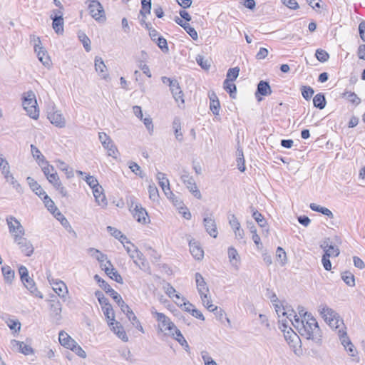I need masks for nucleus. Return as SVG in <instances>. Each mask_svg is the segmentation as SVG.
<instances>
[{"label":"nucleus","mask_w":365,"mask_h":365,"mask_svg":"<svg viewBox=\"0 0 365 365\" xmlns=\"http://www.w3.org/2000/svg\"><path fill=\"white\" fill-rule=\"evenodd\" d=\"M293 317L294 321L292 319L289 320L302 336L315 342H319L322 340V331L318 322L311 313L305 312L302 319L297 314Z\"/></svg>","instance_id":"nucleus-1"},{"label":"nucleus","mask_w":365,"mask_h":365,"mask_svg":"<svg viewBox=\"0 0 365 365\" xmlns=\"http://www.w3.org/2000/svg\"><path fill=\"white\" fill-rule=\"evenodd\" d=\"M327 324L332 329L337 330L341 344L354 355V345L347 335L346 327L342 318L339 315L338 317H335L333 319V322H328Z\"/></svg>","instance_id":"nucleus-2"},{"label":"nucleus","mask_w":365,"mask_h":365,"mask_svg":"<svg viewBox=\"0 0 365 365\" xmlns=\"http://www.w3.org/2000/svg\"><path fill=\"white\" fill-rule=\"evenodd\" d=\"M24 110L32 119L37 120L39 117V108L36 95L32 91H29L24 96Z\"/></svg>","instance_id":"nucleus-3"},{"label":"nucleus","mask_w":365,"mask_h":365,"mask_svg":"<svg viewBox=\"0 0 365 365\" xmlns=\"http://www.w3.org/2000/svg\"><path fill=\"white\" fill-rule=\"evenodd\" d=\"M150 312L152 315L159 322L160 331H168V334L174 336L173 331L177 328L175 324L164 314L158 312L154 307H152Z\"/></svg>","instance_id":"nucleus-4"},{"label":"nucleus","mask_w":365,"mask_h":365,"mask_svg":"<svg viewBox=\"0 0 365 365\" xmlns=\"http://www.w3.org/2000/svg\"><path fill=\"white\" fill-rule=\"evenodd\" d=\"M88 2V9L91 16L98 22H105L106 17L102 4L98 0H89Z\"/></svg>","instance_id":"nucleus-5"},{"label":"nucleus","mask_w":365,"mask_h":365,"mask_svg":"<svg viewBox=\"0 0 365 365\" xmlns=\"http://www.w3.org/2000/svg\"><path fill=\"white\" fill-rule=\"evenodd\" d=\"M124 247L130 258L133 259L134 263L138 265L140 269H145L148 263L145 259L143 253L133 244H131L130 246H126L124 245Z\"/></svg>","instance_id":"nucleus-6"},{"label":"nucleus","mask_w":365,"mask_h":365,"mask_svg":"<svg viewBox=\"0 0 365 365\" xmlns=\"http://www.w3.org/2000/svg\"><path fill=\"white\" fill-rule=\"evenodd\" d=\"M31 43H33L34 51L36 53L38 60L43 66L49 67L51 64L50 57L47 54V51L41 46L39 38L34 36L31 39Z\"/></svg>","instance_id":"nucleus-7"},{"label":"nucleus","mask_w":365,"mask_h":365,"mask_svg":"<svg viewBox=\"0 0 365 365\" xmlns=\"http://www.w3.org/2000/svg\"><path fill=\"white\" fill-rule=\"evenodd\" d=\"M6 222L9 229V232L13 236L15 242L21 245L22 240L21 222L12 216L8 217L6 218Z\"/></svg>","instance_id":"nucleus-8"},{"label":"nucleus","mask_w":365,"mask_h":365,"mask_svg":"<svg viewBox=\"0 0 365 365\" xmlns=\"http://www.w3.org/2000/svg\"><path fill=\"white\" fill-rule=\"evenodd\" d=\"M47 279L52 285L53 291L63 302H66L68 299V291L66 284L61 280L53 279L51 274L47 275Z\"/></svg>","instance_id":"nucleus-9"},{"label":"nucleus","mask_w":365,"mask_h":365,"mask_svg":"<svg viewBox=\"0 0 365 365\" xmlns=\"http://www.w3.org/2000/svg\"><path fill=\"white\" fill-rule=\"evenodd\" d=\"M98 137L103 148L108 150V155L116 158L118 151L111 138L103 132L99 133Z\"/></svg>","instance_id":"nucleus-10"},{"label":"nucleus","mask_w":365,"mask_h":365,"mask_svg":"<svg viewBox=\"0 0 365 365\" xmlns=\"http://www.w3.org/2000/svg\"><path fill=\"white\" fill-rule=\"evenodd\" d=\"M24 287L34 297L43 299L42 293L38 291L34 279L29 276V271L26 267H24Z\"/></svg>","instance_id":"nucleus-11"},{"label":"nucleus","mask_w":365,"mask_h":365,"mask_svg":"<svg viewBox=\"0 0 365 365\" xmlns=\"http://www.w3.org/2000/svg\"><path fill=\"white\" fill-rule=\"evenodd\" d=\"M321 247L324 250V255L329 257H337L340 253L338 246L331 242L329 238L324 240Z\"/></svg>","instance_id":"nucleus-12"},{"label":"nucleus","mask_w":365,"mask_h":365,"mask_svg":"<svg viewBox=\"0 0 365 365\" xmlns=\"http://www.w3.org/2000/svg\"><path fill=\"white\" fill-rule=\"evenodd\" d=\"M53 12L55 14V16H51L53 20L52 27L56 34H61L63 32V19L62 12L60 10H53Z\"/></svg>","instance_id":"nucleus-13"},{"label":"nucleus","mask_w":365,"mask_h":365,"mask_svg":"<svg viewBox=\"0 0 365 365\" xmlns=\"http://www.w3.org/2000/svg\"><path fill=\"white\" fill-rule=\"evenodd\" d=\"M203 224L206 232L212 237L216 238L218 235L217 225L215 219L211 216L205 217Z\"/></svg>","instance_id":"nucleus-14"},{"label":"nucleus","mask_w":365,"mask_h":365,"mask_svg":"<svg viewBox=\"0 0 365 365\" xmlns=\"http://www.w3.org/2000/svg\"><path fill=\"white\" fill-rule=\"evenodd\" d=\"M48 118L50 122L56 127L64 128L66 126V120L60 110L50 112L48 114Z\"/></svg>","instance_id":"nucleus-15"},{"label":"nucleus","mask_w":365,"mask_h":365,"mask_svg":"<svg viewBox=\"0 0 365 365\" xmlns=\"http://www.w3.org/2000/svg\"><path fill=\"white\" fill-rule=\"evenodd\" d=\"M101 267L105 270V272L106 273V274L108 276H109L112 279L115 280V282H117L118 283H120V284L123 283L122 277L118 274V272L113 267L110 261L107 260L104 264H101Z\"/></svg>","instance_id":"nucleus-16"},{"label":"nucleus","mask_w":365,"mask_h":365,"mask_svg":"<svg viewBox=\"0 0 365 365\" xmlns=\"http://www.w3.org/2000/svg\"><path fill=\"white\" fill-rule=\"evenodd\" d=\"M50 179L48 182L53 185L56 190L59 192L61 195L63 197L68 196V191L66 187L62 185L57 173H54L53 175H49Z\"/></svg>","instance_id":"nucleus-17"},{"label":"nucleus","mask_w":365,"mask_h":365,"mask_svg":"<svg viewBox=\"0 0 365 365\" xmlns=\"http://www.w3.org/2000/svg\"><path fill=\"white\" fill-rule=\"evenodd\" d=\"M133 215L140 223L146 224L149 221L148 212L142 205H135L133 211Z\"/></svg>","instance_id":"nucleus-18"},{"label":"nucleus","mask_w":365,"mask_h":365,"mask_svg":"<svg viewBox=\"0 0 365 365\" xmlns=\"http://www.w3.org/2000/svg\"><path fill=\"white\" fill-rule=\"evenodd\" d=\"M156 178L165 195L168 197H170V195H173V192L170 191V182L168 179L166 178L165 174L161 172H158L157 173Z\"/></svg>","instance_id":"nucleus-19"},{"label":"nucleus","mask_w":365,"mask_h":365,"mask_svg":"<svg viewBox=\"0 0 365 365\" xmlns=\"http://www.w3.org/2000/svg\"><path fill=\"white\" fill-rule=\"evenodd\" d=\"M170 88L175 101L177 103L180 102L181 104H184L183 93L178 81H170Z\"/></svg>","instance_id":"nucleus-20"},{"label":"nucleus","mask_w":365,"mask_h":365,"mask_svg":"<svg viewBox=\"0 0 365 365\" xmlns=\"http://www.w3.org/2000/svg\"><path fill=\"white\" fill-rule=\"evenodd\" d=\"M108 325L110 329L114 331V333L120 338L123 341L127 342L128 341V337L121 324L118 322H109Z\"/></svg>","instance_id":"nucleus-21"},{"label":"nucleus","mask_w":365,"mask_h":365,"mask_svg":"<svg viewBox=\"0 0 365 365\" xmlns=\"http://www.w3.org/2000/svg\"><path fill=\"white\" fill-rule=\"evenodd\" d=\"M319 312L320 315L327 323L333 322V319L335 317H338L339 315L336 312L327 306H323L321 307Z\"/></svg>","instance_id":"nucleus-22"},{"label":"nucleus","mask_w":365,"mask_h":365,"mask_svg":"<svg viewBox=\"0 0 365 365\" xmlns=\"http://www.w3.org/2000/svg\"><path fill=\"white\" fill-rule=\"evenodd\" d=\"M190 251L192 255L197 260L203 257L204 252L202 247L194 240L189 241Z\"/></svg>","instance_id":"nucleus-23"},{"label":"nucleus","mask_w":365,"mask_h":365,"mask_svg":"<svg viewBox=\"0 0 365 365\" xmlns=\"http://www.w3.org/2000/svg\"><path fill=\"white\" fill-rule=\"evenodd\" d=\"M195 282L197 289L200 294H204L205 293H209L208 286L205 281L202 274L199 272L195 273Z\"/></svg>","instance_id":"nucleus-24"},{"label":"nucleus","mask_w":365,"mask_h":365,"mask_svg":"<svg viewBox=\"0 0 365 365\" xmlns=\"http://www.w3.org/2000/svg\"><path fill=\"white\" fill-rule=\"evenodd\" d=\"M93 196L95 197L96 202L98 205L105 207L107 205V200L105 194L103 193V189L101 186H99L97 188H95L93 190Z\"/></svg>","instance_id":"nucleus-25"},{"label":"nucleus","mask_w":365,"mask_h":365,"mask_svg":"<svg viewBox=\"0 0 365 365\" xmlns=\"http://www.w3.org/2000/svg\"><path fill=\"white\" fill-rule=\"evenodd\" d=\"M58 340L60 344L67 349H71L74 346L76 341L73 339L66 332L61 331L58 335Z\"/></svg>","instance_id":"nucleus-26"},{"label":"nucleus","mask_w":365,"mask_h":365,"mask_svg":"<svg viewBox=\"0 0 365 365\" xmlns=\"http://www.w3.org/2000/svg\"><path fill=\"white\" fill-rule=\"evenodd\" d=\"M272 93L271 87L267 81H260L257 85V92L255 93L256 97L258 94L261 96H267Z\"/></svg>","instance_id":"nucleus-27"},{"label":"nucleus","mask_w":365,"mask_h":365,"mask_svg":"<svg viewBox=\"0 0 365 365\" xmlns=\"http://www.w3.org/2000/svg\"><path fill=\"white\" fill-rule=\"evenodd\" d=\"M50 309L53 317H56V320L61 319V313L62 310L61 304L59 301L51 299L50 301Z\"/></svg>","instance_id":"nucleus-28"},{"label":"nucleus","mask_w":365,"mask_h":365,"mask_svg":"<svg viewBox=\"0 0 365 365\" xmlns=\"http://www.w3.org/2000/svg\"><path fill=\"white\" fill-rule=\"evenodd\" d=\"M26 181L31 190L34 192L38 197H42V195H44L46 192L43 190L38 182L31 177H28L26 178Z\"/></svg>","instance_id":"nucleus-29"},{"label":"nucleus","mask_w":365,"mask_h":365,"mask_svg":"<svg viewBox=\"0 0 365 365\" xmlns=\"http://www.w3.org/2000/svg\"><path fill=\"white\" fill-rule=\"evenodd\" d=\"M95 68L102 78L106 79L108 77V73L106 72V66L105 65L101 58L96 57Z\"/></svg>","instance_id":"nucleus-30"},{"label":"nucleus","mask_w":365,"mask_h":365,"mask_svg":"<svg viewBox=\"0 0 365 365\" xmlns=\"http://www.w3.org/2000/svg\"><path fill=\"white\" fill-rule=\"evenodd\" d=\"M100 287L107 293L108 294L115 302L116 300L119 301L120 299V295L115 292L111 287L104 280H102L101 284H100Z\"/></svg>","instance_id":"nucleus-31"},{"label":"nucleus","mask_w":365,"mask_h":365,"mask_svg":"<svg viewBox=\"0 0 365 365\" xmlns=\"http://www.w3.org/2000/svg\"><path fill=\"white\" fill-rule=\"evenodd\" d=\"M31 152L34 158L37 161L38 165H43V164H47V161L46 160L45 157L34 145H31Z\"/></svg>","instance_id":"nucleus-32"},{"label":"nucleus","mask_w":365,"mask_h":365,"mask_svg":"<svg viewBox=\"0 0 365 365\" xmlns=\"http://www.w3.org/2000/svg\"><path fill=\"white\" fill-rule=\"evenodd\" d=\"M282 325L283 327V329H282V331L284 332V338L286 339V341L289 343V344H291L292 342H293L294 341V339H298L299 337L297 336V334L294 333L291 328H289V329L291 330L290 331H285V329L288 327V325L287 324V321H282Z\"/></svg>","instance_id":"nucleus-33"},{"label":"nucleus","mask_w":365,"mask_h":365,"mask_svg":"<svg viewBox=\"0 0 365 365\" xmlns=\"http://www.w3.org/2000/svg\"><path fill=\"white\" fill-rule=\"evenodd\" d=\"M164 289L165 293L170 297H175V303L177 304H180V301H184V298L181 297L180 294H176L175 289L171 286L170 284H167L166 286L164 287Z\"/></svg>","instance_id":"nucleus-34"},{"label":"nucleus","mask_w":365,"mask_h":365,"mask_svg":"<svg viewBox=\"0 0 365 365\" xmlns=\"http://www.w3.org/2000/svg\"><path fill=\"white\" fill-rule=\"evenodd\" d=\"M56 165L58 169L63 171L67 177V178H71L74 176V172L72 168H70L69 166L62 160H57Z\"/></svg>","instance_id":"nucleus-35"},{"label":"nucleus","mask_w":365,"mask_h":365,"mask_svg":"<svg viewBox=\"0 0 365 365\" xmlns=\"http://www.w3.org/2000/svg\"><path fill=\"white\" fill-rule=\"evenodd\" d=\"M88 253H89L93 257L96 258L101 264H103L106 260H107V256L102 253L100 250L95 248L88 249Z\"/></svg>","instance_id":"nucleus-36"},{"label":"nucleus","mask_w":365,"mask_h":365,"mask_svg":"<svg viewBox=\"0 0 365 365\" xmlns=\"http://www.w3.org/2000/svg\"><path fill=\"white\" fill-rule=\"evenodd\" d=\"M200 298L203 304L207 307V309L210 312H214L217 309V307L212 304V301L210 299V296L209 293H205L204 294H200Z\"/></svg>","instance_id":"nucleus-37"},{"label":"nucleus","mask_w":365,"mask_h":365,"mask_svg":"<svg viewBox=\"0 0 365 365\" xmlns=\"http://www.w3.org/2000/svg\"><path fill=\"white\" fill-rule=\"evenodd\" d=\"M108 231L116 239L119 240L123 244H124V241L127 240L126 236L122 234V232L118 229L113 227L111 226L107 227ZM127 244H130V242L126 241Z\"/></svg>","instance_id":"nucleus-38"},{"label":"nucleus","mask_w":365,"mask_h":365,"mask_svg":"<svg viewBox=\"0 0 365 365\" xmlns=\"http://www.w3.org/2000/svg\"><path fill=\"white\" fill-rule=\"evenodd\" d=\"M314 106L319 108L323 109L326 106V99L323 93L317 94L313 98Z\"/></svg>","instance_id":"nucleus-39"},{"label":"nucleus","mask_w":365,"mask_h":365,"mask_svg":"<svg viewBox=\"0 0 365 365\" xmlns=\"http://www.w3.org/2000/svg\"><path fill=\"white\" fill-rule=\"evenodd\" d=\"M53 215L61 222V224L65 227H69L71 229L69 222L64 217V215L59 211L58 209H54L53 211Z\"/></svg>","instance_id":"nucleus-40"},{"label":"nucleus","mask_w":365,"mask_h":365,"mask_svg":"<svg viewBox=\"0 0 365 365\" xmlns=\"http://www.w3.org/2000/svg\"><path fill=\"white\" fill-rule=\"evenodd\" d=\"M223 86L225 90L230 93L231 98H235V93L237 91L236 86L232 83V81H229V79H225L223 83Z\"/></svg>","instance_id":"nucleus-41"},{"label":"nucleus","mask_w":365,"mask_h":365,"mask_svg":"<svg viewBox=\"0 0 365 365\" xmlns=\"http://www.w3.org/2000/svg\"><path fill=\"white\" fill-rule=\"evenodd\" d=\"M341 279L343 281L350 287L355 286V279L354 274L349 272L346 271L341 273Z\"/></svg>","instance_id":"nucleus-42"},{"label":"nucleus","mask_w":365,"mask_h":365,"mask_svg":"<svg viewBox=\"0 0 365 365\" xmlns=\"http://www.w3.org/2000/svg\"><path fill=\"white\" fill-rule=\"evenodd\" d=\"M5 322L7 326L10 328L11 330L14 331V332H19L21 327V324L18 319H7Z\"/></svg>","instance_id":"nucleus-43"},{"label":"nucleus","mask_w":365,"mask_h":365,"mask_svg":"<svg viewBox=\"0 0 365 365\" xmlns=\"http://www.w3.org/2000/svg\"><path fill=\"white\" fill-rule=\"evenodd\" d=\"M252 211V217L255 220V221L258 223V225L261 227H264L267 225V221L262 216V215L257 210H255L252 207H251Z\"/></svg>","instance_id":"nucleus-44"},{"label":"nucleus","mask_w":365,"mask_h":365,"mask_svg":"<svg viewBox=\"0 0 365 365\" xmlns=\"http://www.w3.org/2000/svg\"><path fill=\"white\" fill-rule=\"evenodd\" d=\"M1 271L5 280L11 283L14 278V272L9 266L2 267Z\"/></svg>","instance_id":"nucleus-45"},{"label":"nucleus","mask_w":365,"mask_h":365,"mask_svg":"<svg viewBox=\"0 0 365 365\" xmlns=\"http://www.w3.org/2000/svg\"><path fill=\"white\" fill-rule=\"evenodd\" d=\"M174 336H173L174 337V339L178 341V343L182 346H185V348H189V345L187 342V341L185 340V337L182 336L181 331L178 329L176 328L174 331Z\"/></svg>","instance_id":"nucleus-46"},{"label":"nucleus","mask_w":365,"mask_h":365,"mask_svg":"<svg viewBox=\"0 0 365 365\" xmlns=\"http://www.w3.org/2000/svg\"><path fill=\"white\" fill-rule=\"evenodd\" d=\"M181 180L186 185V187L191 186L195 182V180L192 176L190 175L189 173L183 170L180 176Z\"/></svg>","instance_id":"nucleus-47"},{"label":"nucleus","mask_w":365,"mask_h":365,"mask_svg":"<svg viewBox=\"0 0 365 365\" xmlns=\"http://www.w3.org/2000/svg\"><path fill=\"white\" fill-rule=\"evenodd\" d=\"M149 198L153 201H158L159 199V192L157 187L154 183L150 184L148 186Z\"/></svg>","instance_id":"nucleus-48"},{"label":"nucleus","mask_w":365,"mask_h":365,"mask_svg":"<svg viewBox=\"0 0 365 365\" xmlns=\"http://www.w3.org/2000/svg\"><path fill=\"white\" fill-rule=\"evenodd\" d=\"M43 200V203L47 209L53 214V211L54 209H58L53 202V201L50 198V197L45 192L44 195H42L41 197Z\"/></svg>","instance_id":"nucleus-49"},{"label":"nucleus","mask_w":365,"mask_h":365,"mask_svg":"<svg viewBox=\"0 0 365 365\" xmlns=\"http://www.w3.org/2000/svg\"><path fill=\"white\" fill-rule=\"evenodd\" d=\"M343 97L346 98L349 102L356 106L361 103V99L354 92H345L343 93Z\"/></svg>","instance_id":"nucleus-50"},{"label":"nucleus","mask_w":365,"mask_h":365,"mask_svg":"<svg viewBox=\"0 0 365 365\" xmlns=\"http://www.w3.org/2000/svg\"><path fill=\"white\" fill-rule=\"evenodd\" d=\"M142 8L140 11V14L145 17L146 14L150 13L151 9V0H141Z\"/></svg>","instance_id":"nucleus-51"},{"label":"nucleus","mask_w":365,"mask_h":365,"mask_svg":"<svg viewBox=\"0 0 365 365\" xmlns=\"http://www.w3.org/2000/svg\"><path fill=\"white\" fill-rule=\"evenodd\" d=\"M197 64L203 69L208 70L210 67V61L206 59L203 56L197 55L196 56Z\"/></svg>","instance_id":"nucleus-52"},{"label":"nucleus","mask_w":365,"mask_h":365,"mask_svg":"<svg viewBox=\"0 0 365 365\" xmlns=\"http://www.w3.org/2000/svg\"><path fill=\"white\" fill-rule=\"evenodd\" d=\"M102 309L103 311L104 315L108 320V323L111 322H115V314H114V311H113L111 305L106 307H103V309Z\"/></svg>","instance_id":"nucleus-53"},{"label":"nucleus","mask_w":365,"mask_h":365,"mask_svg":"<svg viewBox=\"0 0 365 365\" xmlns=\"http://www.w3.org/2000/svg\"><path fill=\"white\" fill-rule=\"evenodd\" d=\"M315 56L317 60L322 63L327 61L329 58V53L326 51L321 48H319L316 51Z\"/></svg>","instance_id":"nucleus-54"},{"label":"nucleus","mask_w":365,"mask_h":365,"mask_svg":"<svg viewBox=\"0 0 365 365\" xmlns=\"http://www.w3.org/2000/svg\"><path fill=\"white\" fill-rule=\"evenodd\" d=\"M22 343L23 342L13 339L10 342V348L14 352L23 353Z\"/></svg>","instance_id":"nucleus-55"},{"label":"nucleus","mask_w":365,"mask_h":365,"mask_svg":"<svg viewBox=\"0 0 365 365\" xmlns=\"http://www.w3.org/2000/svg\"><path fill=\"white\" fill-rule=\"evenodd\" d=\"M240 68L235 67L230 68L227 73V78L230 81H235L239 76Z\"/></svg>","instance_id":"nucleus-56"},{"label":"nucleus","mask_w":365,"mask_h":365,"mask_svg":"<svg viewBox=\"0 0 365 365\" xmlns=\"http://www.w3.org/2000/svg\"><path fill=\"white\" fill-rule=\"evenodd\" d=\"M314 91L313 88H311L310 86H303L302 87V96L306 100L310 99L311 97L312 96V95L314 94Z\"/></svg>","instance_id":"nucleus-57"},{"label":"nucleus","mask_w":365,"mask_h":365,"mask_svg":"<svg viewBox=\"0 0 365 365\" xmlns=\"http://www.w3.org/2000/svg\"><path fill=\"white\" fill-rule=\"evenodd\" d=\"M158 46L163 51V52H168V46L167 41L165 38L163 36L158 37V40L155 41Z\"/></svg>","instance_id":"nucleus-58"},{"label":"nucleus","mask_w":365,"mask_h":365,"mask_svg":"<svg viewBox=\"0 0 365 365\" xmlns=\"http://www.w3.org/2000/svg\"><path fill=\"white\" fill-rule=\"evenodd\" d=\"M276 256L280 260L282 265H284L286 263L287 255L285 251L282 247H277L276 251Z\"/></svg>","instance_id":"nucleus-59"},{"label":"nucleus","mask_w":365,"mask_h":365,"mask_svg":"<svg viewBox=\"0 0 365 365\" xmlns=\"http://www.w3.org/2000/svg\"><path fill=\"white\" fill-rule=\"evenodd\" d=\"M85 180L87 182V184L92 188L93 190L95 188H97L99 186H101L98 182L97 179L96 178H94L93 176L88 175L86 177Z\"/></svg>","instance_id":"nucleus-60"},{"label":"nucleus","mask_w":365,"mask_h":365,"mask_svg":"<svg viewBox=\"0 0 365 365\" xmlns=\"http://www.w3.org/2000/svg\"><path fill=\"white\" fill-rule=\"evenodd\" d=\"M128 166L133 173H134L137 175H139L142 178H143V175L142 174L141 168L136 163L129 162Z\"/></svg>","instance_id":"nucleus-61"},{"label":"nucleus","mask_w":365,"mask_h":365,"mask_svg":"<svg viewBox=\"0 0 365 365\" xmlns=\"http://www.w3.org/2000/svg\"><path fill=\"white\" fill-rule=\"evenodd\" d=\"M45 166L42 167V171L45 176L46 177L47 180H48L50 179L49 175H53L54 173H56L54 170V168L52 165H50L47 162V164H44Z\"/></svg>","instance_id":"nucleus-62"},{"label":"nucleus","mask_w":365,"mask_h":365,"mask_svg":"<svg viewBox=\"0 0 365 365\" xmlns=\"http://www.w3.org/2000/svg\"><path fill=\"white\" fill-rule=\"evenodd\" d=\"M75 352L78 356L85 359L86 357V351L76 342L74 346L70 349Z\"/></svg>","instance_id":"nucleus-63"},{"label":"nucleus","mask_w":365,"mask_h":365,"mask_svg":"<svg viewBox=\"0 0 365 365\" xmlns=\"http://www.w3.org/2000/svg\"><path fill=\"white\" fill-rule=\"evenodd\" d=\"M186 32L190 36L193 40H197L198 38L196 30L192 27L188 23L183 28Z\"/></svg>","instance_id":"nucleus-64"}]
</instances>
